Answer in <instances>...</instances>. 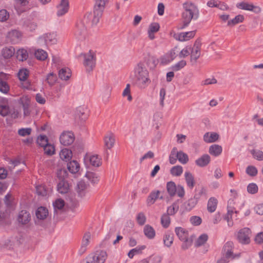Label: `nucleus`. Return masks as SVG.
<instances>
[{
    "instance_id": "2f4dec72",
    "label": "nucleus",
    "mask_w": 263,
    "mask_h": 263,
    "mask_svg": "<svg viewBox=\"0 0 263 263\" xmlns=\"http://www.w3.org/2000/svg\"><path fill=\"white\" fill-rule=\"evenodd\" d=\"M219 137V135L215 133H206L203 136L204 141L208 143H212L216 141Z\"/></svg>"
},
{
    "instance_id": "a19ab883",
    "label": "nucleus",
    "mask_w": 263,
    "mask_h": 263,
    "mask_svg": "<svg viewBox=\"0 0 263 263\" xmlns=\"http://www.w3.org/2000/svg\"><path fill=\"white\" fill-rule=\"evenodd\" d=\"M85 176L93 184L97 183L99 181V177L95 173L88 172L86 173Z\"/></svg>"
},
{
    "instance_id": "864d4df0",
    "label": "nucleus",
    "mask_w": 263,
    "mask_h": 263,
    "mask_svg": "<svg viewBox=\"0 0 263 263\" xmlns=\"http://www.w3.org/2000/svg\"><path fill=\"white\" fill-rule=\"evenodd\" d=\"M207 193L206 190L204 188L202 187L200 190H198L196 191V193L195 194L194 196V198L197 200V201H198V200L202 196L206 197Z\"/></svg>"
},
{
    "instance_id": "09e8293b",
    "label": "nucleus",
    "mask_w": 263,
    "mask_h": 263,
    "mask_svg": "<svg viewBox=\"0 0 263 263\" xmlns=\"http://www.w3.org/2000/svg\"><path fill=\"white\" fill-rule=\"evenodd\" d=\"M208 236L206 234L201 235L197 239L195 242V246L196 247H200L203 245L208 240Z\"/></svg>"
},
{
    "instance_id": "39448f33",
    "label": "nucleus",
    "mask_w": 263,
    "mask_h": 263,
    "mask_svg": "<svg viewBox=\"0 0 263 263\" xmlns=\"http://www.w3.org/2000/svg\"><path fill=\"white\" fill-rule=\"evenodd\" d=\"M107 257L106 253L103 251H97L89 254L85 259L86 263H104Z\"/></svg>"
},
{
    "instance_id": "37998d69",
    "label": "nucleus",
    "mask_w": 263,
    "mask_h": 263,
    "mask_svg": "<svg viewBox=\"0 0 263 263\" xmlns=\"http://www.w3.org/2000/svg\"><path fill=\"white\" fill-rule=\"evenodd\" d=\"M244 20V16L242 15L239 14L236 16L234 18L228 22V26H234L239 23H241Z\"/></svg>"
},
{
    "instance_id": "b1692460",
    "label": "nucleus",
    "mask_w": 263,
    "mask_h": 263,
    "mask_svg": "<svg viewBox=\"0 0 263 263\" xmlns=\"http://www.w3.org/2000/svg\"><path fill=\"white\" fill-rule=\"evenodd\" d=\"M211 158L208 154H204L195 161L197 165L200 167L206 166L210 162Z\"/></svg>"
},
{
    "instance_id": "4c0bfd02",
    "label": "nucleus",
    "mask_w": 263,
    "mask_h": 263,
    "mask_svg": "<svg viewBox=\"0 0 263 263\" xmlns=\"http://www.w3.org/2000/svg\"><path fill=\"white\" fill-rule=\"evenodd\" d=\"M77 115L82 120H85L87 118L88 116V109L85 107L80 106L77 109Z\"/></svg>"
},
{
    "instance_id": "e2e57ef3",
    "label": "nucleus",
    "mask_w": 263,
    "mask_h": 263,
    "mask_svg": "<svg viewBox=\"0 0 263 263\" xmlns=\"http://www.w3.org/2000/svg\"><path fill=\"white\" fill-rule=\"evenodd\" d=\"M45 154L51 156L54 153V147L49 143L44 147Z\"/></svg>"
},
{
    "instance_id": "3c124183",
    "label": "nucleus",
    "mask_w": 263,
    "mask_h": 263,
    "mask_svg": "<svg viewBox=\"0 0 263 263\" xmlns=\"http://www.w3.org/2000/svg\"><path fill=\"white\" fill-rule=\"evenodd\" d=\"M167 214H164L161 218V222L164 228H167L170 224V217Z\"/></svg>"
},
{
    "instance_id": "ddd939ff",
    "label": "nucleus",
    "mask_w": 263,
    "mask_h": 263,
    "mask_svg": "<svg viewBox=\"0 0 263 263\" xmlns=\"http://www.w3.org/2000/svg\"><path fill=\"white\" fill-rule=\"evenodd\" d=\"M74 140L73 134L71 132H64L60 137L61 143L63 145H69L72 144Z\"/></svg>"
},
{
    "instance_id": "393cba45",
    "label": "nucleus",
    "mask_w": 263,
    "mask_h": 263,
    "mask_svg": "<svg viewBox=\"0 0 263 263\" xmlns=\"http://www.w3.org/2000/svg\"><path fill=\"white\" fill-rule=\"evenodd\" d=\"M198 201L194 197H192L182 204V208L186 212L192 210L197 204Z\"/></svg>"
},
{
    "instance_id": "774afa93",
    "label": "nucleus",
    "mask_w": 263,
    "mask_h": 263,
    "mask_svg": "<svg viewBox=\"0 0 263 263\" xmlns=\"http://www.w3.org/2000/svg\"><path fill=\"white\" fill-rule=\"evenodd\" d=\"M190 221L193 225L197 226L201 223L202 219L199 216H194L190 218Z\"/></svg>"
},
{
    "instance_id": "5701e85b",
    "label": "nucleus",
    "mask_w": 263,
    "mask_h": 263,
    "mask_svg": "<svg viewBox=\"0 0 263 263\" xmlns=\"http://www.w3.org/2000/svg\"><path fill=\"white\" fill-rule=\"evenodd\" d=\"M104 141L105 147L109 149L114 145L115 136L112 133H108L104 137Z\"/></svg>"
},
{
    "instance_id": "f03ea898",
    "label": "nucleus",
    "mask_w": 263,
    "mask_h": 263,
    "mask_svg": "<svg viewBox=\"0 0 263 263\" xmlns=\"http://www.w3.org/2000/svg\"><path fill=\"white\" fill-rule=\"evenodd\" d=\"M137 83L141 88H144L150 82L148 78V72L143 63L140 62L135 68Z\"/></svg>"
},
{
    "instance_id": "f3484780",
    "label": "nucleus",
    "mask_w": 263,
    "mask_h": 263,
    "mask_svg": "<svg viewBox=\"0 0 263 263\" xmlns=\"http://www.w3.org/2000/svg\"><path fill=\"white\" fill-rule=\"evenodd\" d=\"M31 220V215L30 213L26 211H21L18 215L17 220L19 223L25 224L28 223Z\"/></svg>"
},
{
    "instance_id": "aec40b11",
    "label": "nucleus",
    "mask_w": 263,
    "mask_h": 263,
    "mask_svg": "<svg viewBox=\"0 0 263 263\" xmlns=\"http://www.w3.org/2000/svg\"><path fill=\"white\" fill-rule=\"evenodd\" d=\"M160 192L158 190L153 191L147 197L146 199V203L148 206L153 204L156 200L159 198L161 199L163 198L162 196L159 197Z\"/></svg>"
},
{
    "instance_id": "58836bf2",
    "label": "nucleus",
    "mask_w": 263,
    "mask_h": 263,
    "mask_svg": "<svg viewBox=\"0 0 263 263\" xmlns=\"http://www.w3.org/2000/svg\"><path fill=\"white\" fill-rule=\"evenodd\" d=\"M34 55L37 60L40 61H44L48 57L47 53L41 49L36 50L34 52Z\"/></svg>"
},
{
    "instance_id": "ea45409f",
    "label": "nucleus",
    "mask_w": 263,
    "mask_h": 263,
    "mask_svg": "<svg viewBox=\"0 0 263 263\" xmlns=\"http://www.w3.org/2000/svg\"><path fill=\"white\" fill-rule=\"evenodd\" d=\"M144 233L145 236L149 238L152 239L155 236V231L152 227L149 225H146L144 228Z\"/></svg>"
},
{
    "instance_id": "6e6d98bb",
    "label": "nucleus",
    "mask_w": 263,
    "mask_h": 263,
    "mask_svg": "<svg viewBox=\"0 0 263 263\" xmlns=\"http://www.w3.org/2000/svg\"><path fill=\"white\" fill-rule=\"evenodd\" d=\"M10 89V87L8 83L3 81L2 80H0V91L4 94H7Z\"/></svg>"
},
{
    "instance_id": "de8ad7c7",
    "label": "nucleus",
    "mask_w": 263,
    "mask_h": 263,
    "mask_svg": "<svg viewBox=\"0 0 263 263\" xmlns=\"http://www.w3.org/2000/svg\"><path fill=\"white\" fill-rule=\"evenodd\" d=\"M177 159H178L177 148L174 147L172 149L169 157L170 163L172 164H174L176 162Z\"/></svg>"
},
{
    "instance_id": "79ce46f5",
    "label": "nucleus",
    "mask_w": 263,
    "mask_h": 263,
    "mask_svg": "<svg viewBox=\"0 0 263 263\" xmlns=\"http://www.w3.org/2000/svg\"><path fill=\"white\" fill-rule=\"evenodd\" d=\"M163 239L164 245L167 247H170L173 242V235L170 233H167L164 235Z\"/></svg>"
},
{
    "instance_id": "4d7b16f0",
    "label": "nucleus",
    "mask_w": 263,
    "mask_h": 263,
    "mask_svg": "<svg viewBox=\"0 0 263 263\" xmlns=\"http://www.w3.org/2000/svg\"><path fill=\"white\" fill-rule=\"evenodd\" d=\"M258 191V186L255 183H249L247 186V191L251 194H255L257 193Z\"/></svg>"
},
{
    "instance_id": "c756f323",
    "label": "nucleus",
    "mask_w": 263,
    "mask_h": 263,
    "mask_svg": "<svg viewBox=\"0 0 263 263\" xmlns=\"http://www.w3.org/2000/svg\"><path fill=\"white\" fill-rule=\"evenodd\" d=\"M71 76L70 70L67 67H64L59 70V77L62 80H67Z\"/></svg>"
},
{
    "instance_id": "a211bd4d",
    "label": "nucleus",
    "mask_w": 263,
    "mask_h": 263,
    "mask_svg": "<svg viewBox=\"0 0 263 263\" xmlns=\"http://www.w3.org/2000/svg\"><path fill=\"white\" fill-rule=\"evenodd\" d=\"M91 238V234L89 232H86L84 234L82 239L81 248L79 250V253L83 254L85 252L87 249V246L88 245Z\"/></svg>"
},
{
    "instance_id": "423d86ee",
    "label": "nucleus",
    "mask_w": 263,
    "mask_h": 263,
    "mask_svg": "<svg viewBox=\"0 0 263 263\" xmlns=\"http://www.w3.org/2000/svg\"><path fill=\"white\" fill-rule=\"evenodd\" d=\"M84 58L83 64L88 71H91L96 65V58L95 53L91 50L88 53L82 54Z\"/></svg>"
},
{
    "instance_id": "412c9836",
    "label": "nucleus",
    "mask_w": 263,
    "mask_h": 263,
    "mask_svg": "<svg viewBox=\"0 0 263 263\" xmlns=\"http://www.w3.org/2000/svg\"><path fill=\"white\" fill-rule=\"evenodd\" d=\"M145 62L149 69L154 70L158 64L159 61L158 59L155 57L148 55V56L145 58Z\"/></svg>"
},
{
    "instance_id": "5fc2aeb1",
    "label": "nucleus",
    "mask_w": 263,
    "mask_h": 263,
    "mask_svg": "<svg viewBox=\"0 0 263 263\" xmlns=\"http://www.w3.org/2000/svg\"><path fill=\"white\" fill-rule=\"evenodd\" d=\"M78 193L80 196L84 195L83 191L86 189L87 185L84 181H80L77 184Z\"/></svg>"
},
{
    "instance_id": "72a5a7b5",
    "label": "nucleus",
    "mask_w": 263,
    "mask_h": 263,
    "mask_svg": "<svg viewBox=\"0 0 263 263\" xmlns=\"http://www.w3.org/2000/svg\"><path fill=\"white\" fill-rule=\"evenodd\" d=\"M57 190L61 194H65L68 191V184L64 180H61L57 185Z\"/></svg>"
},
{
    "instance_id": "9b49d317",
    "label": "nucleus",
    "mask_w": 263,
    "mask_h": 263,
    "mask_svg": "<svg viewBox=\"0 0 263 263\" xmlns=\"http://www.w3.org/2000/svg\"><path fill=\"white\" fill-rule=\"evenodd\" d=\"M236 7L238 9L253 11L256 13H259L261 11V9L259 7L254 6L251 3L246 2L237 3Z\"/></svg>"
},
{
    "instance_id": "c03bdc74",
    "label": "nucleus",
    "mask_w": 263,
    "mask_h": 263,
    "mask_svg": "<svg viewBox=\"0 0 263 263\" xmlns=\"http://www.w3.org/2000/svg\"><path fill=\"white\" fill-rule=\"evenodd\" d=\"M179 210V204L177 202H174L167 209V214L169 215H174Z\"/></svg>"
},
{
    "instance_id": "0e129e2a",
    "label": "nucleus",
    "mask_w": 263,
    "mask_h": 263,
    "mask_svg": "<svg viewBox=\"0 0 263 263\" xmlns=\"http://www.w3.org/2000/svg\"><path fill=\"white\" fill-rule=\"evenodd\" d=\"M251 154L253 157L257 160H263V152L259 150L253 149L251 151Z\"/></svg>"
},
{
    "instance_id": "20e7f679",
    "label": "nucleus",
    "mask_w": 263,
    "mask_h": 263,
    "mask_svg": "<svg viewBox=\"0 0 263 263\" xmlns=\"http://www.w3.org/2000/svg\"><path fill=\"white\" fill-rule=\"evenodd\" d=\"M104 9L100 8H96L95 6L93 14L91 13H86L83 18V21L86 24H91L92 25H96L99 22L100 18L102 16Z\"/></svg>"
},
{
    "instance_id": "f257e3e1",
    "label": "nucleus",
    "mask_w": 263,
    "mask_h": 263,
    "mask_svg": "<svg viewBox=\"0 0 263 263\" xmlns=\"http://www.w3.org/2000/svg\"><path fill=\"white\" fill-rule=\"evenodd\" d=\"M183 12L182 14V26L181 29L187 27L192 20H196L199 15L197 6L191 2H186L183 4Z\"/></svg>"
},
{
    "instance_id": "dca6fc26",
    "label": "nucleus",
    "mask_w": 263,
    "mask_h": 263,
    "mask_svg": "<svg viewBox=\"0 0 263 263\" xmlns=\"http://www.w3.org/2000/svg\"><path fill=\"white\" fill-rule=\"evenodd\" d=\"M201 44L199 42L196 41L191 50V60L196 61L200 55Z\"/></svg>"
},
{
    "instance_id": "cd10ccee",
    "label": "nucleus",
    "mask_w": 263,
    "mask_h": 263,
    "mask_svg": "<svg viewBox=\"0 0 263 263\" xmlns=\"http://www.w3.org/2000/svg\"><path fill=\"white\" fill-rule=\"evenodd\" d=\"M15 53V49L12 46L4 48L2 51L3 58L5 59L11 58Z\"/></svg>"
},
{
    "instance_id": "f704fd0d",
    "label": "nucleus",
    "mask_w": 263,
    "mask_h": 263,
    "mask_svg": "<svg viewBox=\"0 0 263 263\" xmlns=\"http://www.w3.org/2000/svg\"><path fill=\"white\" fill-rule=\"evenodd\" d=\"M67 168L70 173L75 174L79 171L80 165L77 161L73 160L67 163Z\"/></svg>"
},
{
    "instance_id": "2eb2a0df",
    "label": "nucleus",
    "mask_w": 263,
    "mask_h": 263,
    "mask_svg": "<svg viewBox=\"0 0 263 263\" xmlns=\"http://www.w3.org/2000/svg\"><path fill=\"white\" fill-rule=\"evenodd\" d=\"M10 112L8 100L3 98L0 100V115L2 116H6Z\"/></svg>"
},
{
    "instance_id": "49530a36",
    "label": "nucleus",
    "mask_w": 263,
    "mask_h": 263,
    "mask_svg": "<svg viewBox=\"0 0 263 263\" xmlns=\"http://www.w3.org/2000/svg\"><path fill=\"white\" fill-rule=\"evenodd\" d=\"M170 173L174 176H180L183 173V167L180 165L173 166L171 169Z\"/></svg>"
},
{
    "instance_id": "c85d7f7f",
    "label": "nucleus",
    "mask_w": 263,
    "mask_h": 263,
    "mask_svg": "<svg viewBox=\"0 0 263 263\" xmlns=\"http://www.w3.org/2000/svg\"><path fill=\"white\" fill-rule=\"evenodd\" d=\"M218 203V201L216 198L215 197H211L208 201L207 204V210L210 213H213L215 211L217 205Z\"/></svg>"
},
{
    "instance_id": "603ef678",
    "label": "nucleus",
    "mask_w": 263,
    "mask_h": 263,
    "mask_svg": "<svg viewBox=\"0 0 263 263\" xmlns=\"http://www.w3.org/2000/svg\"><path fill=\"white\" fill-rule=\"evenodd\" d=\"M29 76V71L27 69H22L18 72V78L22 81H25Z\"/></svg>"
},
{
    "instance_id": "f8f14e48",
    "label": "nucleus",
    "mask_w": 263,
    "mask_h": 263,
    "mask_svg": "<svg viewBox=\"0 0 263 263\" xmlns=\"http://www.w3.org/2000/svg\"><path fill=\"white\" fill-rule=\"evenodd\" d=\"M22 33L17 30H12L8 32L7 40L11 44H17L21 41Z\"/></svg>"
},
{
    "instance_id": "680f3d73",
    "label": "nucleus",
    "mask_w": 263,
    "mask_h": 263,
    "mask_svg": "<svg viewBox=\"0 0 263 263\" xmlns=\"http://www.w3.org/2000/svg\"><path fill=\"white\" fill-rule=\"evenodd\" d=\"M36 191L39 195L45 196L47 194V191L44 185H39L36 186Z\"/></svg>"
},
{
    "instance_id": "9d476101",
    "label": "nucleus",
    "mask_w": 263,
    "mask_h": 263,
    "mask_svg": "<svg viewBox=\"0 0 263 263\" xmlns=\"http://www.w3.org/2000/svg\"><path fill=\"white\" fill-rule=\"evenodd\" d=\"M251 230L248 228H244L239 231L237 234V239L242 244H248L250 242Z\"/></svg>"
},
{
    "instance_id": "a878e982",
    "label": "nucleus",
    "mask_w": 263,
    "mask_h": 263,
    "mask_svg": "<svg viewBox=\"0 0 263 263\" xmlns=\"http://www.w3.org/2000/svg\"><path fill=\"white\" fill-rule=\"evenodd\" d=\"M35 215L37 219L43 220L45 219L48 215V210L45 207L40 206L36 210Z\"/></svg>"
},
{
    "instance_id": "e433bc0d",
    "label": "nucleus",
    "mask_w": 263,
    "mask_h": 263,
    "mask_svg": "<svg viewBox=\"0 0 263 263\" xmlns=\"http://www.w3.org/2000/svg\"><path fill=\"white\" fill-rule=\"evenodd\" d=\"M177 186L173 181H170L167 183L166 189L168 194L170 196L173 197L175 195Z\"/></svg>"
},
{
    "instance_id": "7c9ffc66",
    "label": "nucleus",
    "mask_w": 263,
    "mask_h": 263,
    "mask_svg": "<svg viewBox=\"0 0 263 263\" xmlns=\"http://www.w3.org/2000/svg\"><path fill=\"white\" fill-rule=\"evenodd\" d=\"M60 158L65 161H68L72 158V152L68 148L62 149L60 153Z\"/></svg>"
},
{
    "instance_id": "0eeeda50",
    "label": "nucleus",
    "mask_w": 263,
    "mask_h": 263,
    "mask_svg": "<svg viewBox=\"0 0 263 263\" xmlns=\"http://www.w3.org/2000/svg\"><path fill=\"white\" fill-rule=\"evenodd\" d=\"M56 36L54 32L44 34L39 37L37 43L40 46L55 44L57 42Z\"/></svg>"
},
{
    "instance_id": "6ab92c4d",
    "label": "nucleus",
    "mask_w": 263,
    "mask_h": 263,
    "mask_svg": "<svg viewBox=\"0 0 263 263\" xmlns=\"http://www.w3.org/2000/svg\"><path fill=\"white\" fill-rule=\"evenodd\" d=\"M84 160L85 163L89 162L93 166L98 167L101 164V159L98 155H86Z\"/></svg>"
},
{
    "instance_id": "338daca9",
    "label": "nucleus",
    "mask_w": 263,
    "mask_h": 263,
    "mask_svg": "<svg viewBox=\"0 0 263 263\" xmlns=\"http://www.w3.org/2000/svg\"><path fill=\"white\" fill-rule=\"evenodd\" d=\"M137 221L140 226H143L146 221V217L143 213L140 212L137 216Z\"/></svg>"
},
{
    "instance_id": "a18cd8bd",
    "label": "nucleus",
    "mask_w": 263,
    "mask_h": 263,
    "mask_svg": "<svg viewBox=\"0 0 263 263\" xmlns=\"http://www.w3.org/2000/svg\"><path fill=\"white\" fill-rule=\"evenodd\" d=\"M65 205L64 200L61 199H58L53 202V206L54 212H58V210H61L63 209Z\"/></svg>"
},
{
    "instance_id": "13d9d810",
    "label": "nucleus",
    "mask_w": 263,
    "mask_h": 263,
    "mask_svg": "<svg viewBox=\"0 0 263 263\" xmlns=\"http://www.w3.org/2000/svg\"><path fill=\"white\" fill-rule=\"evenodd\" d=\"M46 81L50 86L54 84L57 81V76L53 72L49 73L46 77Z\"/></svg>"
},
{
    "instance_id": "7ed1b4c3",
    "label": "nucleus",
    "mask_w": 263,
    "mask_h": 263,
    "mask_svg": "<svg viewBox=\"0 0 263 263\" xmlns=\"http://www.w3.org/2000/svg\"><path fill=\"white\" fill-rule=\"evenodd\" d=\"M175 232L178 238L183 241L181 248L183 250H186L192 244V239L189 238V232L187 230L182 227H176Z\"/></svg>"
},
{
    "instance_id": "8fccbe9b",
    "label": "nucleus",
    "mask_w": 263,
    "mask_h": 263,
    "mask_svg": "<svg viewBox=\"0 0 263 263\" xmlns=\"http://www.w3.org/2000/svg\"><path fill=\"white\" fill-rule=\"evenodd\" d=\"M178 160L182 164H186L189 161L187 155L182 151H177Z\"/></svg>"
},
{
    "instance_id": "4468645a",
    "label": "nucleus",
    "mask_w": 263,
    "mask_h": 263,
    "mask_svg": "<svg viewBox=\"0 0 263 263\" xmlns=\"http://www.w3.org/2000/svg\"><path fill=\"white\" fill-rule=\"evenodd\" d=\"M69 4L68 0H61L60 3L57 6V15L61 16L65 14L69 10Z\"/></svg>"
},
{
    "instance_id": "1a4fd4ad",
    "label": "nucleus",
    "mask_w": 263,
    "mask_h": 263,
    "mask_svg": "<svg viewBox=\"0 0 263 263\" xmlns=\"http://www.w3.org/2000/svg\"><path fill=\"white\" fill-rule=\"evenodd\" d=\"M234 201L233 199H230L228 202V212L227 215L224 217V219L227 221L229 227H232L233 224V222L231 220L233 218V215L234 213L237 214V211L234 206Z\"/></svg>"
},
{
    "instance_id": "052dcab7",
    "label": "nucleus",
    "mask_w": 263,
    "mask_h": 263,
    "mask_svg": "<svg viewBox=\"0 0 263 263\" xmlns=\"http://www.w3.org/2000/svg\"><path fill=\"white\" fill-rule=\"evenodd\" d=\"M246 172L248 175L254 177L257 174L258 171L255 166L250 165L246 168Z\"/></svg>"
},
{
    "instance_id": "6e6552de",
    "label": "nucleus",
    "mask_w": 263,
    "mask_h": 263,
    "mask_svg": "<svg viewBox=\"0 0 263 263\" xmlns=\"http://www.w3.org/2000/svg\"><path fill=\"white\" fill-rule=\"evenodd\" d=\"M233 243L232 241L227 242L223 248V255L226 258L231 260L238 258L239 257V254H234L233 253Z\"/></svg>"
},
{
    "instance_id": "bb28decb",
    "label": "nucleus",
    "mask_w": 263,
    "mask_h": 263,
    "mask_svg": "<svg viewBox=\"0 0 263 263\" xmlns=\"http://www.w3.org/2000/svg\"><path fill=\"white\" fill-rule=\"evenodd\" d=\"M16 57L20 61H26L28 58V52L25 48H20L16 51Z\"/></svg>"
},
{
    "instance_id": "bf43d9fd",
    "label": "nucleus",
    "mask_w": 263,
    "mask_h": 263,
    "mask_svg": "<svg viewBox=\"0 0 263 263\" xmlns=\"http://www.w3.org/2000/svg\"><path fill=\"white\" fill-rule=\"evenodd\" d=\"M37 143L42 147H44L48 143V138L45 135H41L37 138Z\"/></svg>"
},
{
    "instance_id": "473e14b6",
    "label": "nucleus",
    "mask_w": 263,
    "mask_h": 263,
    "mask_svg": "<svg viewBox=\"0 0 263 263\" xmlns=\"http://www.w3.org/2000/svg\"><path fill=\"white\" fill-rule=\"evenodd\" d=\"M184 177L187 186L192 189L195 183L193 175L189 172H185Z\"/></svg>"
},
{
    "instance_id": "4be33fe9",
    "label": "nucleus",
    "mask_w": 263,
    "mask_h": 263,
    "mask_svg": "<svg viewBox=\"0 0 263 263\" xmlns=\"http://www.w3.org/2000/svg\"><path fill=\"white\" fill-rule=\"evenodd\" d=\"M85 24L86 23L83 21L77 25L74 34L79 39H81V36H83L86 32V26Z\"/></svg>"
},
{
    "instance_id": "69168bd1",
    "label": "nucleus",
    "mask_w": 263,
    "mask_h": 263,
    "mask_svg": "<svg viewBox=\"0 0 263 263\" xmlns=\"http://www.w3.org/2000/svg\"><path fill=\"white\" fill-rule=\"evenodd\" d=\"M186 64V61L184 60H181L176 63V64L173 65L172 66V69L174 71H178L180 70L181 68H183Z\"/></svg>"
},
{
    "instance_id": "c9c22d12",
    "label": "nucleus",
    "mask_w": 263,
    "mask_h": 263,
    "mask_svg": "<svg viewBox=\"0 0 263 263\" xmlns=\"http://www.w3.org/2000/svg\"><path fill=\"white\" fill-rule=\"evenodd\" d=\"M222 151V149L221 146L214 144L210 147L209 152L211 155L217 157L221 154Z\"/></svg>"
}]
</instances>
